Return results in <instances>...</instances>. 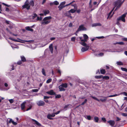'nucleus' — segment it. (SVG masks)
I'll return each mask as SVG.
<instances>
[{
    "label": "nucleus",
    "instance_id": "21",
    "mask_svg": "<svg viewBox=\"0 0 127 127\" xmlns=\"http://www.w3.org/2000/svg\"><path fill=\"white\" fill-rule=\"evenodd\" d=\"M30 3V5L32 7H33L34 6V2L33 0H32L31 1Z\"/></svg>",
    "mask_w": 127,
    "mask_h": 127
},
{
    "label": "nucleus",
    "instance_id": "1",
    "mask_svg": "<svg viewBox=\"0 0 127 127\" xmlns=\"http://www.w3.org/2000/svg\"><path fill=\"white\" fill-rule=\"evenodd\" d=\"M114 4L115 6L114 7L115 8L116 7L114 11L113 12L111 16L114 14V12L120 7L122 4V3H121V0H117L114 2Z\"/></svg>",
    "mask_w": 127,
    "mask_h": 127
},
{
    "label": "nucleus",
    "instance_id": "41",
    "mask_svg": "<svg viewBox=\"0 0 127 127\" xmlns=\"http://www.w3.org/2000/svg\"><path fill=\"white\" fill-rule=\"evenodd\" d=\"M50 97H51V98H52V97H51V96L49 97V96H44L43 98L44 99H49V98H50Z\"/></svg>",
    "mask_w": 127,
    "mask_h": 127
},
{
    "label": "nucleus",
    "instance_id": "47",
    "mask_svg": "<svg viewBox=\"0 0 127 127\" xmlns=\"http://www.w3.org/2000/svg\"><path fill=\"white\" fill-rule=\"evenodd\" d=\"M99 56H102L104 55V53H101L98 55Z\"/></svg>",
    "mask_w": 127,
    "mask_h": 127
},
{
    "label": "nucleus",
    "instance_id": "14",
    "mask_svg": "<svg viewBox=\"0 0 127 127\" xmlns=\"http://www.w3.org/2000/svg\"><path fill=\"white\" fill-rule=\"evenodd\" d=\"M43 12L45 16H46V15L50 13L49 11V10L47 9L43 10Z\"/></svg>",
    "mask_w": 127,
    "mask_h": 127
},
{
    "label": "nucleus",
    "instance_id": "44",
    "mask_svg": "<svg viewBox=\"0 0 127 127\" xmlns=\"http://www.w3.org/2000/svg\"><path fill=\"white\" fill-rule=\"evenodd\" d=\"M84 38L85 39H87L88 38V35L86 34H84Z\"/></svg>",
    "mask_w": 127,
    "mask_h": 127
},
{
    "label": "nucleus",
    "instance_id": "15",
    "mask_svg": "<svg viewBox=\"0 0 127 127\" xmlns=\"http://www.w3.org/2000/svg\"><path fill=\"white\" fill-rule=\"evenodd\" d=\"M100 72L101 74H105L106 72L105 70L102 68H100Z\"/></svg>",
    "mask_w": 127,
    "mask_h": 127
},
{
    "label": "nucleus",
    "instance_id": "10",
    "mask_svg": "<svg viewBox=\"0 0 127 127\" xmlns=\"http://www.w3.org/2000/svg\"><path fill=\"white\" fill-rule=\"evenodd\" d=\"M107 122L112 127H113L115 123V122L113 120H109L107 121Z\"/></svg>",
    "mask_w": 127,
    "mask_h": 127
},
{
    "label": "nucleus",
    "instance_id": "60",
    "mask_svg": "<svg viewBox=\"0 0 127 127\" xmlns=\"http://www.w3.org/2000/svg\"><path fill=\"white\" fill-rule=\"evenodd\" d=\"M2 4L6 6H7V7H10V5H7L4 3H2Z\"/></svg>",
    "mask_w": 127,
    "mask_h": 127
},
{
    "label": "nucleus",
    "instance_id": "54",
    "mask_svg": "<svg viewBox=\"0 0 127 127\" xmlns=\"http://www.w3.org/2000/svg\"><path fill=\"white\" fill-rule=\"evenodd\" d=\"M101 119L104 122H106V120L105 118L104 117H103Z\"/></svg>",
    "mask_w": 127,
    "mask_h": 127
},
{
    "label": "nucleus",
    "instance_id": "38",
    "mask_svg": "<svg viewBox=\"0 0 127 127\" xmlns=\"http://www.w3.org/2000/svg\"><path fill=\"white\" fill-rule=\"evenodd\" d=\"M121 69L123 71L127 72V69L124 67H121Z\"/></svg>",
    "mask_w": 127,
    "mask_h": 127
},
{
    "label": "nucleus",
    "instance_id": "16",
    "mask_svg": "<svg viewBox=\"0 0 127 127\" xmlns=\"http://www.w3.org/2000/svg\"><path fill=\"white\" fill-rule=\"evenodd\" d=\"M59 88L60 91H64L65 90V89L64 88V87L61 85L59 86Z\"/></svg>",
    "mask_w": 127,
    "mask_h": 127
},
{
    "label": "nucleus",
    "instance_id": "3",
    "mask_svg": "<svg viewBox=\"0 0 127 127\" xmlns=\"http://www.w3.org/2000/svg\"><path fill=\"white\" fill-rule=\"evenodd\" d=\"M87 29L84 27V25L82 24L79 27L78 29L76 32V36L77 35V33H78L79 31H85Z\"/></svg>",
    "mask_w": 127,
    "mask_h": 127
},
{
    "label": "nucleus",
    "instance_id": "52",
    "mask_svg": "<svg viewBox=\"0 0 127 127\" xmlns=\"http://www.w3.org/2000/svg\"><path fill=\"white\" fill-rule=\"evenodd\" d=\"M25 41L28 42H32L34 41V40H29Z\"/></svg>",
    "mask_w": 127,
    "mask_h": 127
},
{
    "label": "nucleus",
    "instance_id": "25",
    "mask_svg": "<svg viewBox=\"0 0 127 127\" xmlns=\"http://www.w3.org/2000/svg\"><path fill=\"white\" fill-rule=\"evenodd\" d=\"M41 72H42V74L44 75L45 76H46V73L45 72V69L44 68H43L42 69Z\"/></svg>",
    "mask_w": 127,
    "mask_h": 127
},
{
    "label": "nucleus",
    "instance_id": "18",
    "mask_svg": "<svg viewBox=\"0 0 127 127\" xmlns=\"http://www.w3.org/2000/svg\"><path fill=\"white\" fill-rule=\"evenodd\" d=\"M49 48L52 53H53V47L52 44H51L49 46Z\"/></svg>",
    "mask_w": 127,
    "mask_h": 127
},
{
    "label": "nucleus",
    "instance_id": "8",
    "mask_svg": "<svg viewBox=\"0 0 127 127\" xmlns=\"http://www.w3.org/2000/svg\"><path fill=\"white\" fill-rule=\"evenodd\" d=\"M55 113H52L51 115V114H49L47 116V118L50 120H53V118H51V117H54L55 116Z\"/></svg>",
    "mask_w": 127,
    "mask_h": 127
},
{
    "label": "nucleus",
    "instance_id": "17",
    "mask_svg": "<svg viewBox=\"0 0 127 127\" xmlns=\"http://www.w3.org/2000/svg\"><path fill=\"white\" fill-rule=\"evenodd\" d=\"M25 29L27 31L33 32V30L29 26L26 27H25Z\"/></svg>",
    "mask_w": 127,
    "mask_h": 127
},
{
    "label": "nucleus",
    "instance_id": "6",
    "mask_svg": "<svg viewBox=\"0 0 127 127\" xmlns=\"http://www.w3.org/2000/svg\"><path fill=\"white\" fill-rule=\"evenodd\" d=\"M117 95H117V94H115V95H110L108 96H107V97H104L105 98L100 99V100L102 102H104L107 99L106 98L107 97H115V96H117Z\"/></svg>",
    "mask_w": 127,
    "mask_h": 127
},
{
    "label": "nucleus",
    "instance_id": "2",
    "mask_svg": "<svg viewBox=\"0 0 127 127\" xmlns=\"http://www.w3.org/2000/svg\"><path fill=\"white\" fill-rule=\"evenodd\" d=\"M52 17L51 16L46 17H44L43 19V21L41 23L42 25H47L50 22V21L48 20L51 19Z\"/></svg>",
    "mask_w": 127,
    "mask_h": 127
},
{
    "label": "nucleus",
    "instance_id": "53",
    "mask_svg": "<svg viewBox=\"0 0 127 127\" xmlns=\"http://www.w3.org/2000/svg\"><path fill=\"white\" fill-rule=\"evenodd\" d=\"M9 101L10 103H12L13 102V100L12 99H9Z\"/></svg>",
    "mask_w": 127,
    "mask_h": 127
},
{
    "label": "nucleus",
    "instance_id": "59",
    "mask_svg": "<svg viewBox=\"0 0 127 127\" xmlns=\"http://www.w3.org/2000/svg\"><path fill=\"white\" fill-rule=\"evenodd\" d=\"M121 94H124V95L126 96H127V93L126 92H123V93H121Z\"/></svg>",
    "mask_w": 127,
    "mask_h": 127
},
{
    "label": "nucleus",
    "instance_id": "48",
    "mask_svg": "<svg viewBox=\"0 0 127 127\" xmlns=\"http://www.w3.org/2000/svg\"><path fill=\"white\" fill-rule=\"evenodd\" d=\"M65 3V1H64L62 2L60 4V5L64 6Z\"/></svg>",
    "mask_w": 127,
    "mask_h": 127
},
{
    "label": "nucleus",
    "instance_id": "13",
    "mask_svg": "<svg viewBox=\"0 0 127 127\" xmlns=\"http://www.w3.org/2000/svg\"><path fill=\"white\" fill-rule=\"evenodd\" d=\"M85 47H83L82 48L81 51L83 52L87 51L89 49V47L88 46H86Z\"/></svg>",
    "mask_w": 127,
    "mask_h": 127
},
{
    "label": "nucleus",
    "instance_id": "42",
    "mask_svg": "<svg viewBox=\"0 0 127 127\" xmlns=\"http://www.w3.org/2000/svg\"><path fill=\"white\" fill-rule=\"evenodd\" d=\"M54 4L55 5H57L59 4V2L57 1H55L54 2Z\"/></svg>",
    "mask_w": 127,
    "mask_h": 127
},
{
    "label": "nucleus",
    "instance_id": "29",
    "mask_svg": "<svg viewBox=\"0 0 127 127\" xmlns=\"http://www.w3.org/2000/svg\"><path fill=\"white\" fill-rule=\"evenodd\" d=\"M94 26H101V24L99 23H96L94 24Z\"/></svg>",
    "mask_w": 127,
    "mask_h": 127
},
{
    "label": "nucleus",
    "instance_id": "5",
    "mask_svg": "<svg viewBox=\"0 0 127 127\" xmlns=\"http://www.w3.org/2000/svg\"><path fill=\"white\" fill-rule=\"evenodd\" d=\"M127 14V13H125L121 16L119 17L117 19V20L118 21L121 20L124 22H125V18L126 17V15Z\"/></svg>",
    "mask_w": 127,
    "mask_h": 127
},
{
    "label": "nucleus",
    "instance_id": "50",
    "mask_svg": "<svg viewBox=\"0 0 127 127\" xmlns=\"http://www.w3.org/2000/svg\"><path fill=\"white\" fill-rule=\"evenodd\" d=\"M100 72L99 71V69H98L97 70L96 72V74H100Z\"/></svg>",
    "mask_w": 127,
    "mask_h": 127
},
{
    "label": "nucleus",
    "instance_id": "40",
    "mask_svg": "<svg viewBox=\"0 0 127 127\" xmlns=\"http://www.w3.org/2000/svg\"><path fill=\"white\" fill-rule=\"evenodd\" d=\"M9 39H10L12 40L13 41L15 42H18L19 41H18V40H16V39H15L13 38H12L11 37H9Z\"/></svg>",
    "mask_w": 127,
    "mask_h": 127
},
{
    "label": "nucleus",
    "instance_id": "45",
    "mask_svg": "<svg viewBox=\"0 0 127 127\" xmlns=\"http://www.w3.org/2000/svg\"><path fill=\"white\" fill-rule=\"evenodd\" d=\"M87 119L88 120H90L91 119V117L90 115L87 116Z\"/></svg>",
    "mask_w": 127,
    "mask_h": 127
},
{
    "label": "nucleus",
    "instance_id": "58",
    "mask_svg": "<svg viewBox=\"0 0 127 127\" xmlns=\"http://www.w3.org/2000/svg\"><path fill=\"white\" fill-rule=\"evenodd\" d=\"M57 73H59L60 75H61V71L60 70L58 69V70L57 71Z\"/></svg>",
    "mask_w": 127,
    "mask_h": 127
},
{
    "label": "nucleus",
    "instance_id": "24",
    "mask_svg": "<svg viewBox=\"0 0 127 127\" xmlns=\"http://www.w3.org/2000/svg\"><path fill=\"white\" fill-rule=\"evenodd\" d=\"M65 7V6H62L60 5L58 7V8L59 9V10H61L64 7Z\"/></svg>",
    "mask_w": 127,
    "mask_h": 127
},
{
    "label": "nucleus",
    "instance_id": "9",
    "mask_svg": "<svg viewBox=\"0 0 127 127\" xmlns=\"http://www.w3.org/2000/svg\"><path fill=\"white\" fill-rule=\"evenodd\" d=\"M46 93L51 95H56V93L54 92L53 90H51L47 92Z\"/></svg>",
    "mask_w": 127,
    "mask_h": 127
},
{
    "label": "nucleus",
    "instance_id": "56",
    "mask_svg": "<svg viewBox=\"0 0 127 127\" xmlns=\"http://www.w3.org/2000/svg\"><path fill=\"white\" fill-rule=\"evenodd\" d=\"M122 115L126 117L127 116V114L126 113H122Z\"/></svg>",
    "mask_w": 127,
    "mask_h": 127
},
{
    "label": "nucleus",
    "instance_id": "4",
    "mask_svg": "<svg viewBox=\"0 0 127 127\" xmlns=\"http://www.w3.org/2000/svg\"><path fill=\"white\" fill-rule=\"evenodd\" d=\"M20 58L21 60H19L18 61L17 64L18 65H20L23 62H24L26 61V60L25 57L23 56H21Z\"/></svg>",
    "mask_w": 127,
    "mask_h": 127
},
{
    "label": "nucleus",
    "instance_id": "28",
    "mask_svg": "<svg viewBox=\"0 0 127 127\" xmlns=\"http://www.w3.org/2000/svg\"><path fill=\"white\" fill-rule=\"evenodd\" d=\"M61 85L64 88H66L67 87V84L66 83H63Z\"/></svg>",
    "mask_w": 127,
    "mask_h": 127
},
{
    "label": "nucleus",
    "instance_id": "31",
    "mask_svg": "<svg viewBox=\"0 0 127 127\" xmlns=\"http://www.w3.org/2000/svg\"><path fill=\"white\" fill-rule=\"evenodd\" d=\"M80 43L81 44L84 46H87V45L86 43L84 42H80Z\"/></svg>",
    "mask_w": 127,
    "mask_h": 127
},
{
    "label": "nucleus",
    "instance_id": "37",
    "mask_svg": "<svg viewBox=\"0 0 127 127\" xmlns=\"http://www.w3.org/2000/svg\"><path fill=\"white\" fill-rule=\"evenodd\" d=\"M87 101V99H85L84 101L81 104V105H84L85 104Z\"/></svg>",
    "mask_w": 127,
    "mask_h": 127
},
{
    "label": "nucleus",
    "instance_id": "20",
    "mask_svg": "<svg viewBox=\"0 0 127 127\" xmlns=\"http://www.w3.org/2000/svg\"><path fill=\"white\" fill-rule=\"evenodd\" d=\"M102 78L103 79L107 80L109 79V77L108 76H103L102 75Z\"/></svg>",
    "mask_w": 127,
    "mask_h": 127
},
{
    "label": "nucleus",
    "instance_id": "33",
    "mask_svg": "<svg viewBox=\"0 0 127 127\" xmlns=\"http://www.w3.org/2000/svg\"><path fill=\"white\" fill-rule=\"evenodd\" d=\"M90 97H92L94 99L98 101H99L100 100L99 99H98L97 98L93 96H91Z\"/></svg>",
    "mask_w": 127,
    "mask_h": 127
},
{
    "label": "nucleus",
    "instance_id": "43",
    "mask_svg": "<svg viewBox=\"0 0 127 127\" xmlns=\"http://www.w3.org/2000/svg\"><path fill=\"white\" fill-rule=\"evenodd\" d=\"M37 14L36 13H34L33 14V15L32 16V18L33 19H34L35 18L37 17Z\"/></svg>",
    "mask_w": 127,
    "mask_h": 127
},
{
    "label": "nucleus",
    "instance_id": "32",
    "mask_svg": "<svg viewBox=\"0 0 127 127\" xmlns=\"http://www.w3.org/2000/svg\"><path fill=\"white\" fill-rule=\"evenodd\" d=\"M55 95V98H61V96L60 95L58 94L57 95Z\"/></svg>",
    "mask_w": 127,
    "mask_h": 127
},
{
    "label": "nucleus",
    "instance_id": "26",
    "mask_svg": "<svg viewBox=\"0 0 127 127\" xmlns=\"http://www.w3.org/2000/svg\"><path fill=\"white\" fill-rule=\"evenodd\" d=\"M118 44L121 45H124L125 44L123 42H117L115 44Z\"/></svg>",
    "mask_w": 127,
    "mask_h": 127
},
{
    "label": "nucleus",
    "instance_id": "30",
    "mask_svg": "<svg viewBox=\"0 0 127 127\" xmlns=\"http://www.w3.org/2000/svg\"><path fill=\"white\" fill-rule=\"evenodd\" d=\"M117 64L118 65H123V63L121 62H117Z\"/></svg>",
    "mask_w": 127,
    "mask_h": 127
},
{
    "label": "nucleus",
    "instance_id": "64",
    "mask_svg": "<svg viewBox=\"0 0 127 127\" xmlns=\"http://www.w3.org/2000/svg\"><path fill=\"white\" fill-rule=\"evenodd\" d=\"M76 11H77V12L78 13H79L80 12L81 10L80 9H78L76 10Z\"/></svg>",
    "mask_w": 127,
    "mask_h": 127
},
{
    "label": "nucleus",
    "instance_id": "63",
    "mask_svg": "<svg viewBox=\"0 0 127 127\" xmlns=\"http://www.w3.org/2000/svg\"><path fill=\"white\" fill-rule=\"evenodd\" d=\"M69 104H67L65 105L64 107V109H66L67 107H68L69 106Z\"/></svg>",
    "mask_w": 127,
    "mask_h": 127
},
{
    "label": "nucleus",
    "instance_id": "27",
    "mask_svg": "<svg viewBox=\"0 0 127 127\" xmlns=\"http://www.w3.org/2000/svg\"><path fill=\"white\" fill-rule=\"evenodd\" d=\"M95 78L96 79H100L102 78V75H98V76H95Z\"/></svg>",
    "mask_w": 127,
    "mask_h": 127
},
{
    "label": "nucleus",
    "instance_id": "7",
    "mask_svg": "<svg viewBox=\"0 0 127 127\" xmlns=\"http://www.w3.org/2000/svg\"><path fill=\"white\" fill-rule=\"evenodd\" d=\"M22 7L23 8H26L27 10H28L30 8V5H29L28 3H25L22 6Z\"/></svg>",
    "mask_w": 127,
    "mask_h": 127
},
{
    "label": "nucleus",
    "instance_id": "19",
    "mask_svg": "<svg viewBox=\"0 0 127 127\" xmlns=\"http://www.w3.org/2000/svg\"><path fill=\"white\" fill-rule=\"evenodd\" d=\"M32 121L33 122H35V124L36 125H37L38 126H41V124L39 123L37 121L35 120L34 119H32Z\"/></svg>",
    "mask_w": 127,
    "mask_h": 127
},
{
    "label": "nucleus",
    "instance_id": "39",
    "mask_svg": "<svg viewBox=\"0 0 127 127\" xmlns=\"http://www.w3.org/2000/svg\"><path fill=\"white\" fill-rule=\"evenodd\" d=\"M42 17L41 16H40L39 17H37V21L39 20L41 21L42 20Z\"/></svg>",
    "mask_w": 127,
    "mask_h": 127
},
{
    "label": "nucleus",
    "instance_id": "11",
    "mask_svg": "<svg viewBox=\"0 0 127 127\" xmlns=\"http://www.w3.org/2000/svg\"><path fill=\"white\" fill-rule=\"evenodd\" d=\"M26 103V102H24L22 103L21 105V107L22 110H23L24 112L25 111V110H24L25 107V104Z\"/></svg>",
    "mask_w": 127,
    "mask_h": 127
},
{
    "label": "nucleus",
    "instance_id": "34",
    "mask_svg": "<svg viewBox=\"0 0 127 127\" xmlns=\"http://www.w3.org/2000/svg\"><path fill=\"white\" fill-rule=\"evenodd\" d=\"M93 5L92 4V0H90V1L89 3V7L90 8H92Z\"/></svg>",
    "mask_w": 127,
    "mask_h": 127
},
{
    "label": "nucleus",
    "instance_id": "23",
    "mask_svg": "<svg viewBox=\"0 0 127 127\" xmlns=\"http://www.w3.org/2000/svg\"><path fill=\"white\" fill-rule=\"evenodd\" d=\"M99 120L98 118L97 117H94V121L96 122H98Z\"/></svg>",
    "mask_w": 127,
    "mask_h": 127
},
{
    "label": "nucleus",
    "instance_id": "36",
    "mask_svg": "<svg viewBox=\"0 0 127 127\" xmlns=\"http://www.w3.org/2000/svg\"><path fill=\"white\" fill-rule=\"evenodd\" d=\"M52 81V79L51 78L48 79L46 81V83H49L51 82Z\"/></svg>",
    "mask_w": 127,
    "mask_h": 127
},
{
    "label": "nucleus",
    "instance_id": "57",
    "mask_svg": "<svg viewBox=\"0 0 127 127\" xmlns=\"http://www.w3.org/2000/svg\"><path fill=\"white\" fill-rule=\"evenodd\" d=\"M122 40L123 41H127V38H123L122 39Z\"/></svg>",
    "mask_w": 127,
    "mask_h": 127
},
{
    "label": "nucleus",
    "instance_id": "35",
    "mask_svg": "<svg viewBox=\"0 0 127 127\" xmlns=\"http://www.w3.org/2000/svg\"><path fill=\"white\" fill-rule=\"evenodd\" d=\"M3 84V80H1L0 81V89L2 87V86Z\"/></svg>",
    "mask_w": 127,
    "mask_h": 127
},
{
    "label": "nucleus",
    "instance_id": "51",
    "mask_svg": "<svg viewBox=\"0 0 127 127\" xmlns=\"http://www.w3.org/2000/svg\"><path fill=\"white\" fill-rule=\"evenodd\" d=\"M38 91V89H34L32 90V91L33 92H37Z\"/></svg>",
    "mask_w": 127,
    "mask_h": 127
},
{
    "label": "nucleus",
    "instance_id": "61",
    "mask_svg": "<svg viewBox=\"0 0 127 127\" xmlns=\"http://www.w3.org/2000/svg\"><path fill=\"white\" fill-rule=\"evenodd\" d=\"M116 118H117V119H116V121L117 122L119 121L120 120H121V119L118 117H117Z\"/></svg>",
    "mask_w": 127,
    "mask_h": 127
},
{
    "label": "nucleus",
    "instance_id": "22",
    "mask_svg": "<svg viewBox=\"0 0 127 127\" xmlns=\"http://www.w3.org/2000/svg\"><path fill=\"white\" fill-rule=\"evenodd\" d=\"M76 11V10L74 9H71L69 11V12L72 13H75Z\"/></svg>",
    "mask_w": 127,
    "mask_h": 127
},
{
    "label": "nucleus",
    "instance_id": "62",
    "mask_svg": "<svg viewBox=\"0 0 127 127\" xmlns=\"http://www.w3.org/2000/svg\"><path fill=\"white\" fill-rule=\"evenodd\" d=\"M32 107V106H30L29 108H27L26 111H28L30 110V109H31Z\"/></svg>",
    "mask_w": 127,
    "mask_h": 127
},
{
    "label": "nucleus",
    "instance_id": "12",
    "mask_svg": "<svg viewBox=\"0 0 127 127\" xmlns=\"http://www.w3.org/2000/svg\"><path fill=\"white\" fill-rule=\"evenodd\" d=\"M37 105L39 106H43L45 105V104L44 102L43 101L40 100L38 101L37 103Z\"/></svg>",
    "mask_w": 127,
    "mask_h": 127
},
{
    "label": "nucleus",
    "instance_id": "49",
    "mask_svg": "<svg viewBox=\"0 0 127 127\" xmlns=\"http://www.w3.org/2000/svg\"><path fill=\"white\" fill-rule=\"evenodd\" d=\"M115 8V7H114L112 9V10L109 13L108 15L110 16L112 12L114 10V9Z\"/></svg>",
    "mask_w": 127,
    "mask_h": 127
},
{
    "label": "nucleus",
    "instance_id": "46",
    "mask_svg": "<svg viewBox=\"0 0 127 127\" xmlns=\"http://www.w3.org/2000/svg\"><path fill=\"white\" fill-rule=\"evenodd\" d=\"M76 38L75 37H73L71 38V40L72 41H75Z\"/></svg>",
    "mask_w": 127,
    "mask_h": 127
},
{
    "label": "nucleus",
    "instance_id": "55",
    "mask_svg": "<svg viewBox=\"0 0 127 127\" xmlns=\"http://www.w3.org/2000/svg\"><path fill=\"white\" fill-rule=\"evenodd\" d=\"M12 124L14 125H17V123L16 122H14V121H12Z\"/></svg>",
    "mask_w": 127,
    "mask_h": 127
}]
</instances>
